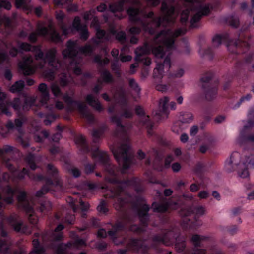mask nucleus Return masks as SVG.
I'll return each instance as SVG.
<instances>
[{
    "mask_svg": "<svg viewBox=\"0 0 254 254\" xmlns=\"http://www.w3.org/2000/svg\"><path fill=\"white\" fill-rule=\"evenodd\" d=\"M24 86V81L20 80L15 82L14 84L10 87L9 91L13 93L19 92L23 90Z\"/></svg>",
    "mask_w": 254,
    "mask_h": 254,
    "instance_id": "obj_34",
    "label": "nucleus"
},
{
    "mask_svg": "<svg viewBox=\"0 0 254 254\" xmlns=\"http://www.w3.org/2000/svg\"><path fill=\"white\" fill-rule=\"evenodd\" d=\"M32 51L35 53L34 56L35 60H42L43 61V63L44 62L45 55L43 52H42L40 49L39 46H33ZM44 64V63L43 64H40L39 65V67L43 68Z\"/></svg>",
    "mask_w": 254,
    "mask_h": 254,
    "instance_id": "obj_32",
    "label": "nucleus"
},
{
    "mask_svg": "<svg viewBox=\"0 0 254 254\" xmlns=\"http://www.w3.org/2000/svg\"><path fill=\"white\" fill-rule=\"evenodd\" d=\"M146 53L145 50L143 48L137 49L135 51V60L143 62L144 65L149 66L151 63V59L148 57H143V55Z\"/></svg>",
    "mask_w": 254,
    "mask_h": 254,
    "instance_id": "obj_20",
    "label": "nucleus"
},
{
    "mask_svg": "<svg viewBox=\"0 0 254 254\" xmlns=\"http://www.w3.org/2000/svg\"><path fill=\"white\" fill-rule=\"evenodd\" d=\"M121 66V64L119 63L118 60H116L111 64V69L118 78L121 77L122 75Z\"/></svg>",
    "mask_w": 254,
    "mask_h": 254,
    "instance_id": "obj_41",
    "label": "nucleus"
},
{
    "mask_svg": "<svg viewBox=\"0 0 254 254\" xmlns=\"http://www.w3.org/2000/svg\"><path fill=\"white\" fill-rule=\"evenodd\" d=\"M30 1L31 0H15V5L17 8H22L24 10L28 11L31 9Z\"/></svg>",
    "mask_w": 254,
    "mask_h": 254,
    "instance_id": "obj_30",
    "label": "nucleus"
},
{
    "mask_svg": "<svg viewBox=\"0 0 254 254\" xmlns=\"http://www.w3.org/2000/svg\"><path fill=\"white\" fill-rule=\"evenodd\" d=\"M182 116V119L180 120L181 123H189L193 119V116L190 112L184 113Z\"/></svg>",
    "mask_w": 254,
    "mask_h": 254,
    "instance_id": "obj_47",
    "label": "nucleus"
},
{
    "mask_svg": "<svg viewBox=\"0 0 254 254\" xmlns=\"http://www.w3.org/2000/svg\"><path fill=\"white\" fill-rule=\"evenodd\" d=\"M98 211L100 213H106L108 211L107 204L105 200H102L97 207Z\"/></svg>",
    "mask_w": 254,
    "mask_h": 254,
    "instance_id": "obj_55",
    "label": "nucleus"
},
{
    "mask_svg": "<svg viewBox=\"0 0 254 254\" xmlns=\"http://www.w3.org/2000/svg\"><path fill=\"white\" fill-rule=\"evenodd\" d=\"M92 151L93 157H98L104 166L110 163L108 155L105 152L100 151L98 147L92 148Z\"/></svg>",
    "mask_w": 254,
    "mask_h": 254,
    "instance_id": "obj_19",
    "label": "nucleus"
},
{
    "mask_svg": "<svg viewBox=\"0 0 254 254\" xmlns=\"http://www.w3.org/2000/svg\"><path fill=\"white\" fill-rule=\"evenodd\" d=\"M203 238L198 235H194L192 237L191 241L195 248L200 247V242Z\"/></svg>",
    "mask_w": 254,
    "mask_h": 254,
    "instance_id": "obj_56",
    "label": "nucleus"
},
{
    "mask_svg": "<svg viewBox=\"0 0 254 254\" xmlns=\"http://www.w3.org/2000/svg\"><path fill=\"white\" fill-rule=\"evenodd\" d=\"M178 234L177 229L167 231L162 234H158L152 237V241L155 244H164L166 246H170L172 244L174 239H176Z\"/></svg>",
    "mask_w": 254,
    "mask_h": 254,
    "instance_id": "obj_7",
    "label": "nucleus"
},
{
    "mask_svg": "<svg viewBox=\"0 0 254 254\" xmlns=\"http://www.w3.org/2000/svg\"><path fill=\"white\" fill-rule=\"evenodd\" d=\"M128 81L129 87L137 94H139L140 92L141 88L139 87L138 83L133 78L129 79Z\"/></svg>",
    "mask_w": 254,
    "mask_h": 254,
    "instance_id": "obj_48",
    "label": "nucleus"
},
{
    "mask_svg": "<svg viewBox=\"0 0 254 254\" xmlns=\"http://www.w3.org/2000/svg\"><path fill=\"white\" fill-rule=\"evenodd\" d=\"M103 134V131L101 130H94L92 132V136L94 137L93 142L96 143L98 141L100 137Z\"/></svg>",
    "mask_w": 254,
    "mask_h": 254,
    "instance_id": "obj_64",
    "label": "nucleus"
},
{
    "mask_svg": "<svg viewBox=\"0 0 254 254\" xmlns=\"http://www.w3.org/2000/svg\"><path fill=\"white\" fill-rule=\"evenodd\" d=\"M212 77V74L208 73L201 78V81L202 83V87L203 88H206L210 86H214L212 85V82L211 81Z\"/></svg>",
    "mask_w": 254,
    "mask_h": 254,
    "instance_id": "obj_36",
    "label": "nucleus"
},
{
    "mask_svg": "<svg viewBox=\"0 0 254 254\" xmlns=\"http://www.w3.org/2000/svg\"><path fill=\"white\" fill-rule=\"evenodd\" d=\"M6 95L2 92L1 89L0 88V112L6 114L7 116H10L11 113L6 108V103L5 100L6 99Z\"/></svg>",
    "mask_w": 254,
    "mask_h": 254,
    "instance_id": "obj_23",
    "label": "nucleus"
},
{
    "mask_svg": "<svg viewBox=\"0 0 254 254\" xmlns=\"http://www.w3.org/2000/svg\"><path fill=\"white\" fill-rule=\"evenodd\" d=\"M38 90L40 93V102L43 105L47 104L49 100V94L47 85L43 83L40 84Z\"/></svg>",
    "mask_w": 254,
    "mask_h": 254,
    "instance_id": "obj_16",
    "label": "nucleus"
},
{
    "mask_svg": "<svg viewBox=\"0 0 254 254\" xmlns=\"http://www.w3.org/2000/svg\"><path fill=\"white\" fill-rule=\"evenodd\" d=\"M126 1V0H120L119 2L110 5L109 6L110 11L113 13L122 11L123 10L124 4Z\"/></svg>",
    "mask_w": 254,
    "mask_h": 254,
    "instance_id": "obj_40",
    "label": "nucleus"
},
{
    "mask_svg": "<svg viewBox=\"0 0 254 254\" xmlns=\"http://www.w3.org/2000/svg\"><path fill=\"white\" fill-rule=\"evenodd\" d=\"M153 77L155 82L156 83H159L161 82L163 77V73L154 69L153 73Z\"/></svg>",
    "mask_w": 254,
    "mask_h": 254,
    "instance_id": "obj_58",
    "label": "nucleus"
},
{
    "mask_svg": "<svg viewBox=\"0 0 254 254\" xmlns=\"http://www.w3.org/2000/svg\"><path fill=\"white\" fill-rule=\"evenodd\" d=\"M140 119V122L143 125H146V127L147 129V133L151 135L152 134L151 130L153 127V123L149 120V116H146L145 114L142 115Z\"/></svg>",
    "mask_w": 254,
    "mask_h": 254,
    "instance_id": "obj_31",
    "label": "nucleus"
},
{
    "mask_svg": "<svg viewBox=\"0 0 254 254\" xmlns=\"http://www.w3.org/2000/svg\"><path fill=\"white\" fill-rule=\"evenodd\" d=\"M227 21L230 26L234 28H237L240 24L239 18L234 16H231L228 17Z\"/></svg>",
    "mask_w": 254,
    "mask_h": 254,
    "instance_id": "obj_50",
    "label": "nucleus"
},
{
    "mask_svg": "<svg viewBox=\"0 0 254 254\" xmlns=\"http://www.w3.org/2000/svg\"><path fill=\"white\" fill-rule=\"evenodd\" d=\"M101 77L103 81L106 83H110L114 82V78L110 72L107 70L104 69L101 73Z\"/></svg>",
    "mask_w": 254,
    "mask_h": 254,
    "instance_id": "obj_39",
    "label": "nucleus"
},
{
    "mask_svg": "<svg viewBox=\"0 0 254 254\" xmlns=\"http://www.w3.org/2000/svg\"><path fill=\"white\" fill-rule=\"evenodd\" d=\"M203 89L205 92V97L207 100L211 101L215 98L217 93L216 85Z\"/></svg>",
    "mask_w": 254,
    "mask_h": 254,
    "instance_id": "obj_26",
    "label": "nucleus"
},
{
    "mask_svg": "<svg viewBox=\"0 0 254 254\" xmlns=\"http://www.w3.org/2000/svg\"><path fill=\"white\" fill-rule=\"evenodd\" d=\"M80 31V38L84 41H86L89 37V32L86 25H83Z\"/></svg>",
    "mask_w": 254,
    "mask_h": 254,
    "instance_id": "obj_54",
    "label": "nucleus"
},
{
    "mask_svg": "<svg viewBox=\"0 0 254 254\" xmlns=\"http://www.w3.org/2000/svg\"><path fill=\"white\" fill-rule=\"evenodd\" d=\"M52 208V203L49 201H45L41 204V207L39 209L40 212H43L44 210L49 211Z\"/></svg>",
    "mask_w": 254,
    "mask_h": 254,
    "instance_id": "obj_57",
    "label": "nucleus"
},
{
    "mask_svg": "<svg viewBox=\"0 0 254 254\" xmlns=\"http://www.w3.org/2000/svg\"><path fill=\"white\" fill-rule=\"evenodd\" d=\"M32 62V57L29 56L24 57L22 62L19 64V68L22 71L24 75H30L34 73L35 70L31 65Z\"/></svg>",
    "mask_w": 254,
    "mask_h": 254,
    "instance_id": "obj_10",
    "label": "nucleus"
},
{
    "mask_svg": "<svg viewBox=\"0 0 254 254\" xmlns=\"http://www.w3.org/2000/svg\"><path fill=\"white\" fill-rule=\"evenodd\" d=\"M210 12V9L208 7H203L200 11L197 12L195 15H193L192 19H191L190 23V26L192 28L196 27L197 26L195 24L198 22L202 18L203 16L208 15Z\"/></svg>",
    "mask_w": 254,
    "mask_h": 254,
    "instance_id": "obj_14",
    "label": "nucleus"
},
{
    "mask_svg": "<svg viewBox=\"0 0 254 254\" xmlns=\"http://www.w3.org/2000/svg\"><path fill=\"white\" fill-rule=\"evenodd\" d=\"M171 66V58L170 55H167L165 57L163 63H158L157 64L156 67L155 68L156 70L157 71L164 73V69L166 67L168 70H169Z\"/></svg>",
    "mask_w": 254,
    "mask_h": 254,
    "instance_id": "obj_24",
    "label": "nucleus"
},
{
    "mask_svg": "<svg viewBox=\"0 0 254 254\" xmlns=\"http://www.w3.org/2000/svg\"><path fill=\"white\" fill-rule=\"evenodd\" d=\"M7 106H11L17 113H19L21 108V102L19 98H15L12 102H8L5 100Z\"/></svg>",
    "mask_w": 254,
    "mask_h": 254,
    "instance_id": "obj_37",
    "label": "nucleus"
},
{
    "mask_svg": "<svg viewBox=\"0 0 254 254\" xmlns=\"http://www.w3.org/2000/svg\"><path fill=\"white\" fill-rule=\"evenodd\" d=\"M16 141L18 143H20L24 148H27L30 145L28 140L23 138L21 136H19L17 137Z\"/></svg>",
    "mask_w": 254,
    "mask_h": 254,
    "instance_id": "obj_59",
    "label": "nucleus"
},
{
    "mask_svg": "<svg viewBox=\"0 0 254 254\" xmlns=\"http://www.w3.org/2000/svg\"><path fill=\"white\" fill-rule=\"evenodd\" d=\"M34 100L32 99L26 98L24 100V104L22 106V110L24 111H28L31 107L33 105Z\"/></svg>",
    "mask_w": 254,
    "mask_h": 254,
    "instance_id": "obj_52",
    "label": "nucleus"
},
{
    "mask_svg": "<svg viewBox=\"0 0 254 254\" xmlns=\"http://www.w3.org/2000/svg\"><path fill=\"white\" fill-rule=\"evenodd\" d=\"M47 168V173L53 179L54 182L51 178H46L45 184L40 190L37 191L36 193V196L37 197H41L50 191V186L51 185L58 186L61 190L63 189V183L58 177L57 168L52 164H48Z\"/></svg>",
    "mask_w": 254,
    "mask_h": 254,
    "instance_id": "obj_3",
    "label": "nucleus"
},
{
    "mask_svg": "<svg viewBox=\"0 0 254 254\" xmlns=\"http://www.w3.org/2000/svg\"><path fill=\"white\" fill-rule=\"evenodd\" d=\"M253 126H254V112H252L249 114L248 124L244 126V129L251 128Z\"/></svg>",
    "mask_w": 254,
    "mask_h": 254,
    "instance_id": "obj_49",
    "label": "nucleus"
},
{
    "mask_svg": "<svg viewBox=\"0 0 254 254\" xmlns=\"http://www.w3.org/2000/svg\"><path fill=\"white\" fill-rule=\"evenodd\" d=\"M125 225L121 222H118L113 226L111 230L108 232V235L112 238H116V233L123 231L124 229Z\"/></svg>",
    "mask_w": 254,
    "mask_h": 254,
    "instance_id": "obj_28",
    "label": "nucleus"
},
{
    "mask_svg": "<svg viewBox=\"0 0 254 254\" xmlns=\"http://www.w3.org/2000/svg\"><path fill=\"white\" fill-rule=\"evenodd\" d=\"M26 215L28 216V219L29 222L32 224H35L37 223L38 219L36 216L35 215L34 211L32 207V211L30 212H25Z\"/></svg>",
    "mask_w": 254,
    "mask_h": 254,
    "instance_id": "obj_51",
    "label": "nucleus"
},
{
    "mask_svg": "<svg viewBox=\"0 0 254 254\" xmlns=\"http://www.w3.org/2000/svg\"><path fill=\"white\" fill-rule=\"evenodd\" d=\"M186 31V30H182L181 28L177 29L170 36L171 31L170 30H162L156 35V38L159 39V40L161 41V43L165 46L168 49H170L174 46V39L184 34Z\"/></svg>",
    "mask_w": 254,
    "mask_h": 254,
    "instance_id": "obj_6",
    "label": "nucleus"
},
{
    "mask_svg": "<svg viewBox=\"0 0 254 254\" xmlns=\"http://www.w3.org/2000/svg\"><path fill=\"white\" fill-rule=\"evenodd\" d=\"M75 143L79 150L83 153L89 152L90 149L84 136L80 135L76 136L75 138Z\"/></svg>",
    "mask_w": 254,
    "mask_h": 254,
    "instance_id": "obj_15",
    "label": "nucleus"
},
{
    "mask_svg": "<svg viewBox=\"0 0 254 254\" xmlns=\"http://www.w3.org/2000/svg\"><path fill=\"white\" fill-rule=\"evenodd\" d=\"M104 168L106 171L111 175H114L115 174L116 167L111 163L105 165Z\"/></svg>",
    "mask_w": 254,
    "mask_h": 254,
    "instance_id": "obj_60",
    "label": "nucleus"
},
{
    "mask_svg": "<svg viewBox=\"0 0 254 254\" xmlns=\"http://www.w3.org/2000/svg\"><path fill=\"white\" fill-rule=\"evenodd\" d=\"M72 244L71 243L69 242L67 244L64 245H59L58 246L56 249V254H64L65 253V251L67 247H70L71 246Z\"/></svg>",
    "mask_w": 254,
    "mask_h": 254,
    "instance_id": "obj_53",
    "label": "nucleus"
},
{
    "mask_svg": "<svg viewBox=\"0 0 254 254\" xmlns=\"http://www.w3.org/2000/svg\"><path fill=\"white\" fill-rule=\"evenodd\" d=\"M86 100L89 105L95 108L96 110L98 111H101L103 110V108L100 102L92 94L87 95Z\"/></svg>",
    "mask_w": 254,
    "mask_h": 254,
    "instance_id": "obj_22",
    "label": "nucleus"
},
{
    "mask_svg": "<svg viewBox=\"0 0 254 254\" xmlns=\"http://www.w3.org/2000/svg\"><path fill=\"white\" fill-rule=\"evenodd\" d=\"M136 179H131L130 180H126L124 181H119L116 178H107L106 180L108 182L112 184H117L118 185L114 190L115 193L117 195H119L121 193L123 192L125 188L130 185H133L136 182Z\"/></svg>",
    "mask_w": 254,
    "mask_h": 254,
    "instance_id": "obj_9",
    "label": "nucleus"
},
{
    "mask_svg": "<svg viewBox=\"0 0 254 254\" xmlns=\"http://www.w3.org/2000/svg\"><path fill=\"white\" fill-rule=\"evenodd\" d=\"M112 123L116 125V129L115 135L117 137L125 138L126 136L127 127L121 124V118L117 115L111 117Z\"/></svg>",
    "mask_w": 254,
    "mask_h": 254,
    "instance_id": "obj_11",
    "label": "nucleus"
},
{
    "mask_svg": "<svg viewBox=\"0 0 254 254\" xmlns=\"http://www.w3.org/2000/svg\"><path fill=\"white\" fill-rule=\"evenodd\" d=\"M194 210V213L197 215L202 216L205 213V209L202 206H198L197 207H193Z\"/></svg>",
    "mask_w": 254,
    "mask_h": 254,
    "instance_id": "obj_62",
    "label": "nucleus"
},
{
    "mask_svg": "<svg viewBox=\"0 0 254 254\" xmlns=\"http://www.w3.org/2000/svg\"><path fill=\"white\" fill-rule=\"evenodd\" d=\"M114 157L119 165L122 167V173H126L129 169L132 162V154L130 146L127 143H123L117 149L113 150Z\"/></svg>",
    "mask_w": 254,
    "mask_h": 254,
    "instance_id": "obj_2",
    "label": "nucleus"
},
{
    "mask_svg": "<svg viewBox=\"0 0 254 254\" xmlns=\"http://www.w3.org/2000/svg\"><path fill=\"white\" fill-rule=\"evenodd\" d=\"M48 65L52 68V69L54 71H57L62 66V63L59 60L56 59L53 61H49Z\"/></svg>",
    "mask_w": 254,
    "mask_h": 254,
    "instance_id": "obj_46",
    "label": "nucleus"
},
{
    "mask_svg": "<svg viewBox=\"0 0 254 254\" xmlns=\"http://www.w3.org/2000/svg\"><path fill=\"white\" fill-rule=\"evenodd\" d=\"M78 53V51L76 47V43L74 42L69 40L67 43V48L64 50L62 54L64 58H73L75 57Z\"/></svg>",
    "mask_w": 254,
    "mask_h": 254,
    "instance_id": "obj_13",
    "label": "nucleus"
},
{
    "mask_svg": "<svg viewBox=\"0 0 254 254\" xmlns=\"http://www.w3.org/2000/svg\"><path fill=\"white\" fill-rule=\"evenodd\" d=\"M69 78L70 77L66 73H61L59 78V83L61 86L63 87L66 86L70 82Z\"/></svg>",
    "mask_w": 254,
    "mask_h": 254,
    "instance_id": "obj_45",
    "label": "nucleus"
},
{
    "mask_svg": "<svg viewBox=\"0 0 254 254\" xmlns=\"http://www.w3.org/2000/svg\"><path fill=\"white\" fill-rule=\"evenodd\" d=\"M155 39L156 40L159 41L160 44H161L162 45H159L153 47L152 50V52L155 57L161 59L165 55L164 47L163 46V45L161 43V41L159 40V39H156V38ZM164 46H165L164 45Z\"/></svg>",
    "mask_w": 254,
    "mask_h": 254,
    "instance_id": "obj_33",
    "label": "nucleus"
},
{
    "mask_svg": "<svg viewBox=\"0 0 254 254\" xmlns=\"http://www.w3.org/2000/svg\"><path fill=\"white\" fill-rule=\"evenodd\" d=\"M16 190L12 189L9 186H7L5 190V193L8 195V197L4 198L3 202L0 201V208L4 206V202L6 204H9L13 202V196ZM1 199V196L0 195V200Z\"/></svg>",
    "mask_w": 254,
    "mask_h": 254,
    "instance_id": "obj_21",
    "label": "nucleus"
},
{
    "mask_svg": "<svg viewBox=\"0 0 254 254\" xmlns=\"http://www.w3.org/2000/svg\"><path fill=\"white\" fill-rule=\"evenodd\" d=\"M56 50L54 48H52L48 50L45 54L44 64L46 63L47 60L48 63L49 61H51L56 59Z\"/></svg>",
    "mask_w": 254,
    "mask_h": 254,
    "instance_id": "obj_43",
    "label": "nucleus"
},
{
    "mask_svg": "<svg viewBox=\"0 0 254 254\" xmlns=\"http://www.w3.org/2000/svg\"><path fill=\"white\" fill-rule=\"evenodd\" d=\"M174 5V0H163L160 8L163 17L162 18L158 17L149 21L142 19L140 16L143 18H152L154 16V13L152 11L146 14L144 12L140 11L138 8L130 7L127 10V14L130 22L133 23H139L145 32L153 35L155 33L156 28L161 25H165L164 22L167 24L173 21L172 16L175 10Z\"/></svg>",
    "mask_w": 254,
    "mask_h": 254,
    "instance_id": "obj_1",
    "label": "nucleus"
},
{
    "mask_svg": "<svg viewBox=\"0 0 254 254\" xmlns=\"http://www.w3.org/2000/svg\"><path fill=\"white\" fill-rule=\"evenodd\" d=\"M240 162V155L237 153H233L231 157L230 160L228 161L226 164L227 169L228 171H231L232 168L231 166L233 165H238Z\"/></svg>",
    "mask_w": 254,
    "mask_h": 254,
    "instance_id": "obj_29",
    "label": "nucleus"
},
{
    "mask_svg": "<svg viewBox=\"0 0 254 254\" xmlns=\"http://www.w3.org/2000/svg\"><path fill=\"white\" fill-rule=\"evenodd\" d=\"M73 27L77 30L79 31L80 29H81L83 26L81 25V20L79 17L77 16L75 17L74 20L73 22Z\"/></svg>",
    "mask_w": 254,
    "mask_h": 254,
    "instance_id": "obj_63",
    "label": "nucleus"
},
{
    "mask_svg": "<svg viewBox=\"0 0 254 254\" xmlns=\"http://www.w3.org/2000/svg\"><path fill=\"white\" fill-rule=\"evenodd\" d=\"M18 216L17 215L10 216L8 218V221L10 224L13 229L16 232H19L21 230L22 222L21 221H18L17 219Z\"/></svg>",
    "mask_w": 254,
    "mask_h": 254,
    "instance_id": "obj_25",
    "label": "nucleus"
},
{
    "mask_svg": "<svg viewBox=\"0 0 254 254\" xmlns=\"http://www.w3.org/2000/svg\"><path fill=\"white\" fill-rule=\"evenodd\" d=\"M64 100L67 104V111L68 112H73L76 109L77 107L79 112L82 116L86 118L90 123H93L94 121V117L88 109L87 105L83 102L74 100L71 97L68 95H65Z\"/></svg>",
    "mask_w": 254,
    "mask_h": 254,
    "instance_id": "obj_4",
    "label": "nucleus"
},
{
    "mask_svg": "<svg viewBox=\"0 0 254 254\" xmlns=\"http://www.w3.org/2000/svg\"><path fill=\"white\" fill-rule=\"evenodd\" d=\"M18 202V207L22 208L24 212H30L32 211V206L29 201L26 199V193L20 191L17 197Z\"/></svg>",
    "mask_w": 254,
    "mask_h": 254,
    "instance_id": "obj_12",
    "label": "nucleus"
},
{
    "mask_svg": "<svg viewBox=\"0 0 254 254\" xmlns=\"http://www.w3.org/2000/svg\"><path fill=\"white\" fill-rule=\"evenodd\" d=\"M233 46L237 48L244 47L247 50L249 48L250 44L246 41L245 36L240 34L238 39L235 42Z\"/></svg>",
    "mask_w": 254,
    "mask_h": 254,
    "instance_id": "obj_27",
    "label": "nucleus"
},
{
    "mask_svg": "<svg viewBox=\"0 0 254 254\" xmlns=\"http://www.w3.org/2000/svg\"><path fill=\"white\" fill-rule=\"evenodd\" d=\"M49 35L51 41L54 43H59L62 41L59 34L51 25H49Z\"/></svg>",
    "mask_w": 254,
    "mask_h": 254,
    "instance_id": "obj_35",
    "label": "nucleus"
},
{
    "mask_svg": "<svg viewBox=\"0 0 254 254\" xmlns=\"http://www.w3.org/2000/svg\"><path fill=\"white\" fill-rule=\"evenodd\" d=\"M168 207V204L167 203L158 204L156 202H153L152 204V208L154 212H164L167 210Z\"/></svg>",
    "mask_w": 254,
    "mask_h": 254,
    "instance_id": "obj_42",
    "label": "nucleus"
},
{
    "mask_svg": "<svg viewBox=\"0 0 254 254\" xmlns=\"http://www.w3.org/2000/svg\"><path fill=\"white\" fill-rule=\"evenodd\" d=\"M127 247L129 249L139 250L142 249V251L147 250L148 247L143 244V242L140 239H132L130 240L127 244Z\"/></svg>",
    "mask_w": 254,
    "mask_h": 254,
    "instance_id": "obj_17",
    "label": "nucleus"
},
{
    "mask_svg": "<svg viewBox=\"0 0 254 254\" xmlns=\"http://www.w3.org/2000/svg\"><path fill=\"white\" fill-rule=\"evenodd\" d=\"M169 101V99L166 96L159 100L158 109L154 113V118L155 120L159 121L162 119L167 118L169 114L168 108Z\"/></svg>",
    "mask_w": 254,
    "mask_h": 254,
    "instance_id": "obj_8",
    "label": "nucleus"
},
{
    "mask_svg": "<svg viewBox=\"0 0 254 254\" xmlns=\"http://www.w3.org/2000/svg\"><path fill=\"white\" fill-rule=\"evenodd\" d=\"M118 102L122 106H126L127 105V101L125 93L121 92L119 93Z\"/></svg>",
    "mask_w": 254,
    "mask_h": 254,
    "instance_id": "obj_61",
    "label": "nucleus"
},
{
    "mask_svg": "<svg viewBox=\"0 0 254 254\" xmlns=\"http://www.w3.org/2000/svg\"><path fill=\"white\" fill-rule=\"evenodd\" d=\"M64 17L65 14L62 11L56 12V18L58 20V25L62 30V34L63 35H67L68 34V29L67 28L66 24L63 21Z\"/></svg>",
    "mask_w": 254,
    "mask_h": 254,
    "instance_id": "obj_18",
    "label": "nucleus"
},
{
    "mask_svg": "<svg viewBox=\"0 0 254 254\" xmlns=\"http://www.w3.org/2000/svg\"><path fill=\"white\" fill-rule=\"evenodd\" d=\"M149 210L150 207L146 204H143L138 208L137 213L141 226H138L135 224L131 225L129 228L130 231L138 234L143 233L146 231L149 221V215L148 214Z\"/></svg>",
    "mask_w": 254,
    "mask_h": 254,
    "instance_id": "obj_5",
    "label": "nucleus"
},
{
    "mask_svg": "<svg viewBox=\"0 0 254 254\" xmlns=\"http://www.w3.org/2000/svg\"><path fill=\"white\" fill-rule=\"evenodd\" d=\"M194 213L193 207H189L183 208L179 211V215L182 217H188Z\"/></svg>",
    "mask_w": 254,
    "mask_h": 254,
    "instance_id": "obj_44",
    "label": "nucleus"
},
{
    "mask_svg": "<svg viewBox=\"0 0 254 254\" xmlns=\"http://www.w3.org/2000/svg\"><path fill=\"white\" fill-rule=\"evenodd\" d=\"M176 242L175 245V248L176 251L178 252H183L186 247L184 238L183 237H177V238H176Z\"/></svg>",
    "mask_w": 254,
    "mask_h": 254,
    "instance_id": "obj_38",
    "label": "nucleus"
}]
</instances>
